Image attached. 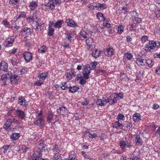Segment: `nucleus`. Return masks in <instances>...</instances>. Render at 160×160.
Returning a JSON list of instances; mask_svg holds the SVG:
<instances>
[{
	"instance_id": "1",
	"label": "nucleus",
	"mask_w": 160,
	"mask_h": 160,
	"mask_svg": "<svg viewBox=\"0 0 160 160\" xmlns=\"http://www.w3.org/2000/svg\"><path fill=\"white\" fill-rule=\"evenodd\" d=\"M160 45L159 42H156L154 41H150L148 42L145 46V50L152 52L153 50L157 48Z\"/></svg>"
},
{
	"instance_id": "2",
	"label": "nucleus",
	"mask_w": 160,
	"mask_h": 160,
	"mask_svg": "<svg viewBox=\"0 0 160 160\" xmlns=\"http://www.w3.org/2000/svg\"><path fill=\"white\" fill-rule=\"evenodd\" d=\"M107 7V5L105 4L99 3L97 4L96 3H94L92 5L91 4L89 8L90 9H93L97 10L99 9L102 10L106 8Z\"/></svg>"
},
{
	"instance_id": "3",
	"label": "nucleus",
	"mask_w": 160,
	"mask_h": 160,
	"mask_svg": "<svg viewBox=\"0 0 160 160\" xmlns=\"http://www.w3.org/2000/svg\"><path fill=\"white\" fill-rule=\"evenodd\" d=\"M15 41V39L13 36L10 37V38L7 39L4 42L3 44L6 47H11L12 46L13 44Z\"/></svg>"
},
{
	"instance_id": "4",
	"label": "nucleus",
	"mask_w": 160,
	"mask_h": 160,
	"mask_svg": "<svg viewBox=\"0 0 160 160\" xmlns=\"http://www.w3.org/2000/svg\"><path fill=\"white\" fill-rule=\"evenodd\" d=\"M119 145L121 148L122 150L124 151L126 148H129L131 147L130 142L128 141H124L122 140L120 142Z\"/></svg>"
},
{
	"instance_id": "5",
	"label": "nucleus",
	"mask_w": 160,
	"mask_h": 160,
	"mask_svg": "<svg viewBox=\"0 0 160 160\" xmlns=\"http://www.w3.org/2000/svg\"><path fill=\"white\" fill-rule=\"evenodd\" d=\"M12 73L10 72H8L7 73L5 74H3L1 76L0 81L2 82V84L4 85H6V82L8 78H9Z\"/></svg>"
},
{
	"instance_id": "6",
	"label": "nucleus",
	"mask_w": 160,
	"mask_h": 160,
	"mask_svg": "<svg viewBox=\"0 0 160 160\" xmlns=\"http://www.w3.org/2000/svg\"><path fill=\"white\" fill-rule=\"evenodd\" d=\"M83 77L85 79H88L90 78L89 74L90 73V68L89 67L85 66L83 68Z\"/></svg>"
},
{
	"instance_id": "7",
	"label": "nucleus",
	"mask_w": 160,
	"mask_h": 160,
	"mask_svg": "<svg viewBox=\"0 0 160 160\" xmlns=\"http://www.w3.org/2000/svg\"><path fill=\"white\" fill-rule=\"evenodd\" d=\"M44 118V117H39L37 120H35L34 122V125H36L39 127H41L43 125L45 122Z\"/></svg>"
},
{
	"instance_id": "8",
	"label": "nucleus",
	"mask_w": 160,
	"mask_h": 160,
	"mask_svg": "<svg viewBox=\"0 0 160 160\" xmlns=\"http://www.w3.org/2000/svg\"><path fill=\"white\" fill-rule=\"evenodd\" d=\"M42 155L40 149H37L33 154L32 157V160H37L39 157L42 156Z\"/></svg>"
},
{
	"instance_id": "9",
	"label": "nucleus",
	"mask_w": 160,
	"mask_h": 160,
	"mask_svg": "<svg viewBox=\"0 0 160 160\" xmlns=\"http://www.w3.org/2000/svg\"><path fill=\"white\" fill-rule=\"evenodd\" d=\"M8 64L3 61L0 63V70L6 72H8Z\"/></svg>"
},
{
	"instance_id": "10",
	"label": "nucleus",
	"mask_w": 160,
	"mask_h": 160,
	"mask_svg": "<svg viewBox=\"0 0 160 160\" xmlns=\"http://www.w3.org/2000/svg\"><path fill=\"white\" fill-rule=\"evenodd\" d=\"M25 60L27 62L30 61L32 59V54L31 53L28 51L25 52L23 54Z\"/></svg>"
},
{
	"instance_id": "11",
	"label": "nucleus",
	"mask_w": 160,
	"mask_h": 160,
	"mask_svg": "<svg viewBox=\"0 0 160 160\" xmlns=\"http://www.w3.org/2000/svg\"><path fill=\"white\" fill-rule=\"evenodd\" d=\"M114 53V50L112 48H108L104 51L105 55L108 57H110L113 55Z\"/></svg>"
},
{
	"instance_id": "12",
	"label": "nucleus",
	"mask_w": 160,
	"mask_h": 160,
	"mask_svg": "<svg viewBox=\"0 0 160 160\" xmlns=\"http://www.w3.org/2000/svg\"><path fill=\"white\" fill-rule=\"evenodd\" d=\"M93 42V40L92 38H88L86 40V43L88 46L87 48L89 51H92Z\"/></svg>"
},
{
	"instance_id": "13",
	"label": "nucleus",
	"mask_w": 160,
	"mask_h": 160,
	"mask_svg": "<svg viewBox=\"0 0 160 160\" xmlns=\"http://www.w3.org/2000/svg\"><path fill=\"white\" fill-rule=\"evenodd\" d=\"M88 135L89 138H93L98 137V135L95 133H92V132H88L86 131L84 132L83 135L84 138H85Z\"/></svg>"
},
{
	"instance_id": "14",
	"label": "nucleus",
	"mask_w": 160,
	"mask_h": 160,
	"mask_svg": "<svg viewBox=\"0 0 160 160\" xmlns=\"http://www.w3.org/2000/svg\"><path fill=\"white\" fill-rule=\"evenodd\" d=\"M11 83L12 84L17 83L19 79L18 76L17 75H11L9 77Z\"/></svg>"
},
{
	"instance_id": "15",
	"label": "nucleus",
	"mask_w": 160,
	"mask_h": 160,
	"mask_svg": "<svg viewBox=\"0 0 160 160\" xmlns=\"http://www.w3.org/2000/svg\"><path fill=\"white\" fill-rule=\"evenodd\" d=\"M54 116L53 113L51 111H49L46 118L47 122H48V123H50L51 121L53 119Z\"/></svg>"
},
{
	"instance_id": "16",
	"label": "nucleus",
	"mask_w": 160,
	"mask_h": 160,
	"mask_svg": "<svg viewBox=\"0 0 160 160\" xmlns=\"http://www.w3.org/2000/svg\"><path fill=\"white\" fill-rule=\"evenodd\" d=\"M15 112L17 116L22 119H23L25 117V112L22 111L18 110Z\"/></svg>"
},
{
	"instance_id": "17",
	"label": "nucleus",
	"mask_w": 160,
	"mask_h": 160,
	"mask_svg": "<svg viewBox=\"0 0 160 160\" xmlns=\"http://www.w3.org/2000/svg\"><path fill=\"white\" fill-rule=\"evenodd\" d=\"M12 122L11 118H8L3 125V128L6 130L8 129L12 124Z\"/></svg>"
},
{
	"instance_id": "18",
	"label": "nucleus",
	"mask_w": 160,
	"mask_h": 160,
	"mask_svg": "<svg viewBox=\"0 0 160 160\" xmlns=\"http://www.w3.org/2000/svg\"><path fill=\"white\" fill-rule=\"evenodd\" d=\"M146 59L139 58L137 59L136 63L138 65L144 66L146 64Z\"/></svg>"
},
{
	"instance_id": "19",
	"label": "nucleus",
	"mask_w": 160,
	"mask_h": 160,
	"mask_svg": "<svg viewBox=\"0 0 160 160\" xmlns=\"http://www.w3.org/2000/svg\"><path fill=\"white\" fill-rule=\"evenodd\" d=\"M108 102L110 104H113L117 102L116 98L113 95L109 97L108 98Z\"/></svg>"
},
{
	"instance_id": "20",
	"label": "nucleus",
	"mask_w": 160,
	"mask_h": 160,
	"mask_svg": "<svg viewBox=\"0 0 160 160\" xmlns=\"http://www.w3.org/2000/svg\"><path fill=\"white\" fill-rule=\"evenodd\" d=\"M65 22L68 26L70 27H74L77 25V24L75 23L73 20L70 19L69 18L67 19Z\"/></svg>"
},
{
	"instance_id": "21",
	"label": "nucleus",
	"mask_w": 160,
	"mask_h": 160,
	"mask_svg": "<svg viewBox=\"0 0 160 160\" xmlns=\"http://www.w3.org/2000/svg\"><path fill=\"white\" fill-rule=\"evenodd\" d=\"M26 102L24 97H21L19 98L18 103L21 105H22L23 102H24V107H26L27 105V104H26Z\"/></svg>"
},
{
	"instance_id": "22",
	"label": "nucleus",
	"mask_w": 160,
	"mask_h": 160,
	"mask_svg": "<svg viewBox=\"0 0 160 160\" xmlns=\"http://www.w3.org/2000/svg\"><path fill=\"white\" fill-rule=\"evenodd\" d=\"M48 74L47 72L42 73L38 75V78H39V79L43 81L47 77Z\"/></svg>"
},
{
	"instance_id": "23",
	"label": "nucleus",
	"mask_w": 160,
	"mask_h": 160,
	"mask_svg": "<svg viewBox=\"0 0 160 160\" xmlns=\"http://www.w3.org/2000/svg\"><path fill=\"white\" fill-rule=\"evenodd\" d=\"M20 137L18 133H13L10 136V138L12 141H14L18 139Z\"/></svg>"
},
{
	"instance_id": "24",
	"label": "nucleus",
	"mask_w": 160,
	"mask_h": 160,
	"mask_svg": "<svg viewBox=\"0 0 160 160\" xmlns=\"http://www.w3.org/2000/svg\"><path fill=\"white\" fill-rule=\"evenodd\" d=\"M51 1L52 2V3L50 4L49 7L50 8H51V10L54 9L55 7L54 2L58 4L61 3V0H52Z\"/></svg>"
},
{
	"instance_id": "25",
	"label": "nucleus",
	"mask_w": 160,
	"mask_h": 160,
	"mask_svg": "<svg viewBox=\"0 0 160 160\" xmlns=\"http://www.w3.org/2000/svg\"><path fill=\"white\" fill-rule=\"evenodd\" d=\"M133 118L134 122H138L141 119V115L139 113H136L133 115Z\"/></svg>"
},
{
	"instance_id": "26",
	"label": "nucleus",
	"mask_w": 160,
	"mask_h": 160,
	"mask_svg": "<svg viewBox=\"0 0 160 160\" xmlns=\"http://www.w3.org/2000/svg\"><path fill=\"white\" fill-rule=\"evenodd\" d=\"M23 32L26 34H30L32 32V30L30 28L25 27L23 28L21 32Z\"/></svg>"
},
{
	"instance_id": "27",
	"label": "nucleus",
	"mask_w": 160,
	"mask_h": 160,
	"mask_svg": "<svg viewBox=\"0 0 160 160\" xmlns=\"http://www.w3.org/2000/svg\"><path fill=\"white\" fill-rule=\"evenodd\" d=\"M135 138V141L136 142V144L137 145H141L142 143V140L140 138V136L139 135H134Z\"/></svg>"
},
{
	"instance_id": "28",
	"label": "nucleus",
	"mask_w": 160,
	"mask_h": 160,
	"mask_svg": "<svg viewBox=\"0 0 160 160\" xmlns=\"http://www.w3.org/2000/svg\"><path fill=\"white\" fill-rule=\"evenodd\" d=\"M80 37L82 39L87 38L88 35L87 32L86 31L82 30L80 33Z\"/></svg>"
},
{
	"instance_id": "29",
	"label": "nucleus",
	"mask_w": 160,
	"mask_h": 160,
	"mask_svg": "<svg viewBox=\"0 0 160 160\" xmlns=\"http://www.w3.org/2000/svg\"><path fill=\"white\" fill-rule=\"evenodd\" d=\"M77 157L76 154L74 152H72L70 153V155L69 156L68 160H77Z\"/></svg>"
},
{
	"instance_id": "30",
	"label": "nucleus",
	"mask_w": 160,
	"mask_h": 160,
	"mask_svg": "<svg viewBox=\"0 0 160 160\" xmlns=\"http://www.w3.org/2000/svg\"><path fill=\"white\" fill-rule=\"evenodd\" d=\"M100 55V52L98 49H96L95 50H93L92 52V56L95 58H98Z\"/></svg>"
},
{
	"instance_id": "31",
	"label": "nucleus",
	"mask_w": 160,
	"mask_h": 160,
	"mask_svg": "<svg viewBox=\"0 0 160 160\" xmlns=\"http://www.w3.org/2000/svg\"><path fill=\"white\" fill-rule=\"evenodd\" d=\"M62 86H61V88L63 90H66L69 88L71 85L69 83V82H64V84H62Z\"/></svg>"
},
{
	"instance_id": "32",
	"label": "nucleus",
	"mask_w": 160,
	"mask_h": 160,
	"mask_svg": "<svg viewBox=\"0 0 160 160\" xmlns=\"http://www.w3.org/2000/svg\"><path fill=\"white\" fill-rule=\"evenodd\" d=\"M97 17L98 20L100 21H104L105 18L103 16V14L101 12H98L97 15Z\"/></svg>"
},
{
	"instance_id": "33",
	"label": "nucleus",
	"mask_w": 160,
	"mask_h": 160,
	"mask_svg": "<svg viewBox=\"0 0 160 160\" xmlns=\"http://www.w3.org/2000/svg\"><path fill=\"white\" fill-rule=\"evenodd\" d=\"M133 57L132 55L130 53H126L124 54L123 59L124 60H128L131 59Z\"/></svg>"
},
{
	"instance_id": "34",
	"label": "nucleus",
	"mask_w": 160,
	"mask_h": 160,
	"mask_svg": "<svg viewBox=\"0 0 160 160\" xmlns=\"http://www.w3.org/2000/svg\"><path fill=\"white\" fill-rule=\"evenodd\" d=\"M47 50L46 47L45 45H42L38 49V51L39 52L42 53H45Z\"/></svg>"
},
{
	"instance_id": "35",
	"label": "nucleus",
	"mask_w": 160,
	"mask_h": 160,
	"mask_svg": "<svg viewBox=\"0 0 160 160\" xmlns=\"http://www.w3.org/2000/svg\"><path fill=\"white\" fill-rule=\"evenodd\" d=\"M48 35L49 36H52L53 35V32H54V29L52 27V25H49L48 27Z\"/></svg>"
},
{
	"instance_id": "36",
	"label": "nucleus",
	"mask_w": 160,
	"mask_h": 160,
	"mask_svg": "<svg viewBox=\"0 0 160 160\" xmlns=\"http://www.w3.org/2000/svg\"><path fill=\"white\" fill-rule=\"evenodd\" d=\"M62 20H59L55 23L54 27L55 28H59L62 27Z\"/></svg>"
},
{
	"instance_id": "37",
	"label": "nucleus",
	"mask_w": 160,
	"mask_h": 160,
	"mask_svg": "<svg viewBox=\"0 0 160 160\" xmlns=\"http://www.w3.org/2000/svg\"><path fill=\"white\" fill-rule=\"evenodd\" d=\"M79 89V88L76 86H73V87H70L69 88V92L71 93H73L76 92L78 89Z\"/></svg>"
},
{
	"instance_id": "38",
	"label": "nucleus",
	"mask_w": 160,
	"mask_h": 160,
	"mask_svg": "<svg viewBox=\"0 0 160 160\" xmlns=\"http://www.w3.org/2000/svg\"><path fill=\"white\" fill-rule=\"evenodd\" d=\"M38 145L37 146V149H40L41 147H43L45 145L44 142L43 140H40L38 142Z\"/></svg>"
},
{
	"instance_id": "39",
	"label": "nucleus",
	"mask_w": 160,
	"mask_h": 160,
	"mask_svg": "<svg viewBox=\"0 0 160 160\" xmlns=\"http://www.w3.org/2000/svg\"><path fill=\"white\" fill-rule=\"evenodd\" d=\"M66 38L70 42H72L74 40V35L70 33H68L67 34Z\"/></svg>"
},
{
	"instance_id": "40",
	"label": "nucleus",
	"mask_w": 160,
	"mask_h": 160,
	"mask_svg": "<svg viewBox=\"0 0 160 160\" xmlns=\"http://www.w3.org/2000/svg\"><path fill=\"white\" fill-rule=\"evenodd\" d=\"M146 64L148 65V66L150 68L152 67L154 63V62L151 59L146 60Z\"/></svg>"
},
{
	"instance_id": "41",
	"label": "nucleus",
	"mask_w": 160,
	"mask_h": 160,
	"mask_svg": "<svg viewBox=\"0 0 160 160\" xmlns=\"http://www.w3.org/2000/svg\"><path fill=\"white\" fill-rule=\"evenodd\" d=\"M37 6L38 4L35 2H31L29 6L31 10H33L35 7H37Z\"/></svg>"
},
{
	"instance_id": "42",
	"label": "nucleus",
	"mask_w": 160,
	"mask_h": 160,
	"mask_svg": "<svg viewBox=\"0 0 160 160\" xmlns=\"http://www.w3.org/2000/svg\"><path fill=\"white\" fill-rule=\"evenodd\" d=\"M20 60L16 59V60H11V63L12 65L14 67L17 66L18 63H20Z\"/></svg>"
},
{
	"instance_id": "43",
	"label": "nucleus",
	"mask_w": 160,
	"mask_h": 160,
	"mask_svg": "<svg viewBox=\"0 0 160 160\" xmlns=\"http://www.w3.org/2000/svg\"><path fill=\"white\" fill-rule=\"evenodd\" d=\"M122 125V124L120 123L118 121H117L113 124L112 127L113 128H117Z\"/></svg>"
},
{
	"instance_id": "44",
	"label": "nucleus",
	"mask_w": 160,
	"mask_h": 160,
	"mask_svg": "<svg viewBox=\"0 0 160 160\" xmlns=\"http://www.w3.org/2000/svg\"><path fill=\"white\" fill-rule=\"evenodd\" d=\"M10 145H5L3 146L2 148H0L1 150H3V152L4 153H6L7 152L8 149L10 147Z\"/></svg>"
},
{
	"instance_id": "45",
	"label": "nucleus",
	"mask_w": 160,
	"mask_h": 160,
	"mask_svg": "<svg viewBox=\"0 0 160 160\" xmlns=\"http://www.w3.org/2000/svg\"><path fill=\"white\" fill-rule=\"evenodd\" d=\"M61 109L62 114H66L68 112V109L65 107H62L60 108Z\"/></svg>"
},
{
	"instance_id": "46",
	"label": "nucleus",
	"mask_w": 160,
	"mask_h": 160,
	"mask_svg": "<svg viewBox=\"0 0 160 160\" xmlns=\"http://www.w3.org/2000/svg\"><path fill=\"white\" fill-rule=\"evenodd\" d=\"M103 101H102V100L101 99H98L96 101V104L98 106H105V104L103 103Z\"/></svg>"
},
{
	"instance_id": "47",
	"label": "nucleus",
	"mask_w": 160,
	"mask_h": 160,
	"mask_svg": "<svg viewBox=\"0 0 160 160\" xmlns=\"http://www.w3.org/2000/svg\"><path fill=\"white\" fill-rule=\"evenodd\" d=\"M5 27L9 28L10 27V24L7 20H4L1 22Z\"/></svg>"
},
{
	"instance_id": "48",
	"label": "nucleus",
	"mask_w": 160,
	"mask_h": 160,
	"mask_svg": "<svg viewBox=\"0 0 160 160\" xmlns=\"http://www.w3.org/2000/svg\"><path fill=\"white\" fill-rule=\"evenodd\" d=\"M118 32L119 34H121L123 31V27L122 25L119 26L117 28Z\"/></svg>"
},
{
	"instance_id": "49",
	"label": "nucleus",
	"mask_w": 160,
	"mask_h": 160,
	"mask_svg": "<svg viewBox=\"0 0 160 160\" xmlns=\"http://www.w3.org/2000/svg\"><path fill=\"white\" fill-rule=\"evenodd\" d=\"M43 83V81L40 79L38 81L35 82L34 83V85L37 86H41Z\"/></svg>"
},
{
	"instance_id": "50",
	"label": "nucleus",
	"mask_w": 160,
	"mask_h": 160,
	"mask_svg": "<svg viewBox=\"0 0 160 160\" xmlns=\"http://www.w3.org/2000/svg\"><path fill=\"white\" fill-rule=\"evenodd\" d=\"M70 73L67 72L65 73V76H66V78L68 80H70L72 78V76L70 74Z\"/></svg>"
},
{
	"instance_id": "51",
	"label": "nucleus",
	"mask_w": 160,
	"mask_h": 160,
	"mask_svg": "<svg viewBox=\"0 0 160 160\" xmlns=\"http://www.w3.org/2000/svg\"><path fill=\"white\" fill-rule=\"evenodd\" d=\"M55 160H62V158L58 153L56 154L54 157Z\"/></svg>"
},
{
	"instance_id": "52",
	"label": "nucleus",
	"mask_w": 160,
	"mask_h": 160,
	"mask_svg": "<svg viewBox=\"0 0 160 160\" xmlns=\"http://www.w3.org/2000/svg\"><path fill=\"white\" fill-rule=\"evenodd\" d=\"M117 118L118 121L122 120H123L125 118V117L123 114L119 113L117 116Z\"/></svg>"
},
{
	"instance_id": "53",
	"label": "nucleus",
	"mask_w": 160,
	"mask_h": 160,
	"mask_svg": "<svg viewBox=\"0 0 160 160\" xmlns=\"http://www.w3.org/2000/svg\"><path fill=\"white\" fill-rule=\"evenodd\" d=\"M27 19L28 20V22L29 23L32 22L34 23L35 21H34V18L32 16H30L28 17Z\"/></svg>"
},
{
	"instance_id": "54",
	"label": "nucleus",
	"mask_w": 160,
	"mask_h": 160,
	"mask_svg": "<svg viewBox=\"0 0 160 160\" xmlns=\"http://www.w3.org/2000/svg\"><path fill=\"white\" fill-rule=\"evenodd\" d=\"M52 150L53 152H57L59 150V147L58 145L55 144L54 146V147L52 149Z\"/></svg>"
},
{
	"instance_id": "55",
	"label": "nucleus",
	"mask_w": 160,
	"mask_h": 160,
	"mask_svg": "<svg viewBox=\"0 0 160 160\" xmlns=\"http://www.w3.org/2000/svg\"><path fill=\"white\" fill-rule=\"evenodd\" d=\"M89 103V100H88L87 98L84 99L83 102H82L81 103L82 105H88Z\"/></svg>"
},
{
	"instance_id": "56",
	"label": "nucleus",
	"mask_w": 160,
	"mask_h": 160,
	"mask_svg": "<svg viewBox=\"0 0 160 160\" xmlns=\"http://www.w3.org/2000/svg\"><path fill=\"white\" fill-rule=\"evenodd\" d=\"M68 71L69 72V73H70V74L72 76V77H75L76 76L75 71L73 69L70 68L68 69Z\"/></svg>"
},
{
	"instance_id": "57",
	"label": "nucleus",
	"mask_w": 160,
	"mask_h": 160,
	"mask_svg": "<svg viewBox=\"0 0 160 160\" xmlns=\"http://www.w3.org/2000/svg\"><path fill=\"white\" fill-rule=\"evenodd\" d=\"M86 79L85 78H84L83 77L81 79H80L79 81L80 84L82 85L85 84L86 82Z\"/></svg>"
},
{
	"instance_id": "58",
	"label": "nucleus",
	"mask_w": 160,
	"mask_h": 160,
	"mask_svg": "<svg viewBox=\"0 0 160 160\" xmlns=\"http://www.w3.org/2000/svg\"><path fill=\"white\" fill-rule=\"evenodd\" d=\"M47 146L46 145H45L43 147H41V148H40V152H45L46 151H48V148H46Z\"/></svg>"
},
{
	"instance_id": "59",
	"label": "nucleus",
	"mask_w": 160,
	"mask_h": 160,
	"mask_svg": "<svg viewBox=\"0 0 160 160\" xmlns=\"http://www.w3.org/2000/svg\"><path fill=\"white\" fill-rule=\"evenodd\" d=\"M131 15L132 16H133L135 18L138 17V14L136 11H132L131 12Z\"/></svg>"
},
{
	"instance_id": "60",
	"label": "nucleus",
	"mask_w": 160,
	"mask_h": 160,
	"mask_svg": "<svg viewBox=\"0 0 160 160\" xmlns=\"http://www.w3.org/2000/svg\"><path fill=\"white\" fill-rule=\"evenodd\" d=\"M9 3L10 4H16L18 2V0H9Z\"/></svg>"
},
{
	"instance_id": "61",
	"label": "nucleus",
	"mask_w": 160,
	"mask_h": 160,
	"mask_svg": "<svg viewBox=\"0 0 160 160\" xmlns=\"http://www.w3.org/2000/svg\"><path fill=\"white\" fill-rule=\"evenodd\" d=\"M83 78L82 75L81 74H78L75 80L78 81L79 79H81Z\"/></svg>"
},
{
	"instance_id": "62",
	"label": "nucleus",
	"mask_w": 160,
	"mask_h": 160,
	"mask_svg": "<svg viewBox=\"0 0 160 160\" xmlns=\"http://www.w3.org/2000/svg\"><path fill=\"white\" fill-rule=\"evenodd\" d=\"M26 16V14L24 13H22L18 16L17 18H16V21L18 19H20L21 17H25Z\"/></svg>"
},
{
	"instance_id": "63",
	"label": "nucleus",
	"mask_w": 160,
	"mask_h": 160,
	"mask_svg": "<svg viewBox=\"0 0 160 160\" xmlns=\"http://www.w3.org/2000/svg\"><path fill=\"white\" fill-rule=\"evenodd\" d=\"M148 37L147 36H143L142 38L141 41L142 42H144L148 40Z\"/></svg>"
},
{
	"instance_id": "64",
	"label": "nucleus",
	"mask_w": 160,
	"mask_h": 160,
	"mask_svg": "<svg viewBox=\"0 0 160 160\" xmlns=\"http://www.w3.org/2000/svg\"><path fill=\"white\" fill-rule=\"evenodd\" d=\"M11 119L12 121V123H13L15 124H17L19 123L18 121V120H17L14 118H11Z\"/></svg>"
}]
</instances>
